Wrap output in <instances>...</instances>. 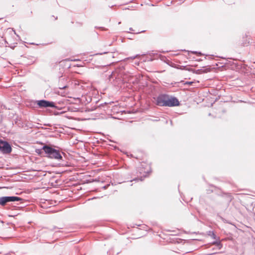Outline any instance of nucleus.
Returning a JSON list of instances; mask_svg holds the SVG:
<instances>
[{"label": "nucleus", "instance_id": "f257e3e1", "mask_svg": "<svg viewBox=\"0 0 255 255\" xmlns=\"http://www.w3.org/2000/svg\"><path fill=\"white\" fill-rule=\"evenodd\" d=\"M42 149L46 154V156L51 158L55 159H61L62 157L61 155L59 150H56L48 145H44L42 147Z\"/></svg>", "mask_w": 255, "mask_h": 255}, {"label": "nucleus", "instance_id": "f03ea898", "mask_svg": "<svg viewBox=\"0 0 255 255\" xmlns=\"http://www.w3.org/2000/svg\"><path fill=\"white\" fill-rule=\"evenodd\" d=\"M21 199L16 196H4L0 197V205L4 206L7 202H14L21 200Z\"/></svg>", "mask_w": 255, "mask_h": 255}, {"label": "nucleus", "instance_id": "7ed1b4c3", "mask_svg": "<svg viewBox=\"0 0 255 255\" xmlns=\"http://www.w3.org/2000/svg\"><path fill=\"white\" fill-rule=\"evenodd\" d=\"M0 151L3 153H9L11 147L7 142L0 140Z\"/></svg>", "mask_w": 255, "mask_h": 255}, {"label": "nucleus", "instance_id": "20e7f679", "mask_svg": "<svg viewBox=\"0 0 255 255\" xmlns=\"http://www.w3.org/2000/svg\"><path fill=\"white\" fill-rule=\"evenodd\" d=\"M165 107H174L178 106L179 102L177 98L175 97H169L167 95V99Z\"/></svg>", "mask_w": 255, "mask_h": 255}, {"label": "nucleus", "instance_id": "39448f33", "mask_svg": "<svg viewBox=\"0 0 255 255\" xmlns=\"http://www.w3.org/2000/svg\"><path fill=\"white\" fill-rule=\"evenodd\" d=\"M167 99V95L162 94L158 96L156 99V104L157 106L165 107Z\"/></svg>", "mask_w": 255, "mask_h": 255}, {"label": "nucleus", "instance_id": "423d86ee", "mask_svg": "<svg viewBox=\"0 0 255 255\" xmlns=\"http://www.w3.org/2000/svg\"><path fill=\"white\" fill-rule=\"evenodd\" d=\"M37 105L39 107L41 108L55 107V105L53 102L45 101L44 100L38 101Z\"/></svg>", "mask_w": 255, "mask_h": 255}, {"label": "nucleus", "instance_id": "0eeeda50", "mask_svg": "<svg viewBox=\"0 0 255 255\" xmlns=\"http://www.w3.org/2000/svg\"><path fill=\"white\" fill-rule=\"evenodd\" d=\"M208 235L212 237L213 239H215L216 236L213 231H209L208 232Z\"/></svg>", "mask_w": 255, "mask_h": 255}, {"label": "nucleus", "instance_id": "6e6552de", "mask_svg": "<svg viewBox=\"0 0 255 255\" xmlns=\"http://www.w3.org/2000/svg\"><path fill=\"white\" fill-rule=\"evenodd\" d=\"M213 244L214 245H215L219 249H221L222 247V245L221 244L220 242H214Z\"/></svg>", "mask_w": 255, "mask_h": 255}, {"label": "nucleus", "instance_id": "1a4fd4ad", "mask_svg": "<svg viewBox=\"0 0 255 255\" xmlns=\"http://www.w3.org/2000/svg\"><path fill=\"white\" fill-rule=\"evenodd\" d=\"M137 56V55H135V56H131V57H128L127 58H125L124 59V61H127L128 60H129V59H131V60H133Z\"/></svg>", "mask_w": 255, "mask_h": 255}, {"label": "nucleus", "instance_id": "9d476101", "mask_svg": "<svg viewBox=\"0 0 255 255\" xmlns=\"http://www.w3.org/2000/svg\"><path fill=\"white\" fill-rule=\"evenodd\" d=\"M192 83H193L192 82H188L186 83V84H189V85H191Z\"/></svg>", "mask_w": 255, "mask_h": 255}, {"label": "nucleus", "instance_id": "9b49d317", "mask_svg": "<svg viewBox=\"0 0 255 255\" xmlns=\"http://www.w3.org/2000/svg\"><path fill=\"white\" fill-rule=\"evenodd\" d=\"M129 30L130 31H133V29L132 28H129Z\"/></svg>", "mask_w": 255, "mask_h": 255}, {"label": "nucleus", "instance_id": "f8f14e48", "mask_svg": "<svg viewBox=\"0 0 255 255\" xmlns=\"http://www.w3.org/2000/svg\"><path fill=\"white\" fill-rule=\"evenodd\" d=\"M66 87V86H65L63 87H60V89H64V88H65Z\"/></svg>", "mask_w": 255, "mask_h": 255}, {"label": "nucleus", "instance_id": "ddd939ff", "mask_svg": "<svg viewBox=\"0 0 255 255\" xmlns=\"http://www.w3.org/2000/svg\"><path fill=\"white\" fill-rule=\"evenodd\" d=\"M2 18H3V17H0V19H2Z\"/></svg>", "mask_w": 255, "mask_h": 255}]
</instances>
